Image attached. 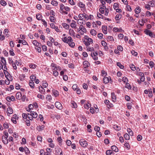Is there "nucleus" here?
<instances>
[{
	"label": "nucleus",
	"instance_id": "39",
	"mask_svg": "<svg viewBox=\"0 0 155 155\" xmlns=\"http://www.w3.org/2000/svg\"><path fill=\"white\" fill-rule=\"evenodd\" d=\"M77 23L79 24H83V18H80V19H79L78 20V21H77Z\"/></svg>",
	"mask_w": 155,
	"mask_h": 155
},
{
	"label": "nucleus",
	"instance_id": "62",
	"mask_svg": "<svg viewBox=\"0 0 155 155\" xmlns=\"http://www.w3.org/2000/svg\"><path fill=\"white\" fill-rule=\"evenodd\" d=\"M101 45H102L104 47H105L107 45V43L104 41H101Z\"/></svg>",
	"mask_w": 155,
	"mask_h": 155
},
{
	"label": "nucleus",
	"instance_id": "8",
	"mask_svg": "<svg viewBox=\"0 0 155 155\" xmlns=\"http://www.w3.org/2000/svg\"><path fill=\"white\" fill-rule=\"evenodd\" d=\"M110 79L111 80V79L110 78V77H104L103 79L104 83H105V84H107L109 82Z\"/></svg>",
	"mask_w": 155,
	"mask_h": 155
},
{
	"label": "nucleus",
	"instance_id": "64",
	"mask_svg": "<svg viewBox=\"0 0 155 155\" xmlns=\"http://www.w3.org/2000/svg\"><path fill=\"white\" fill-rule=\"evenodd\" d=\"M42 50L44 51H47V47L45 45H42Z\"/></svg>",
	"mask_w": 155,
	"mask_h": 155
},
{
	"label": "nucleus",
	"instance_id": "48",
	"mask_svg": "<svg viewBox=\"0 0 155 155\" xmlns=\"http://www.w3.org/2000/svg\"><path fill=\"white\" fill-rule=\"evenodd\" d=\"M30 78L31 79V81H34L35 80L36 78V77L33 75H32L30 77Z\"/></svg>",
	"mask_w": 155,
	"mask_h": 155
},
{
	"label": "nucleus",
	"instance_id": "54",
	"mask_svg": "<svg viewBox=\"0 0 155 155\" xmlns=\"http://www.w3.org/2000/svg\"><path fill=\"white\" fill-rule=\"evenodd\" d=\"M9 53L10 55L12 56L15 55V53L13 52V49H12L11 50H10L9 51Z\"/></svg>",
	"mask_w": 155,
	"mask_h": 155
},
{
	"label": "nucleus",
	"instance_id": "42",
	"mask_svg": "<svg viewBox=\"0 0 155 155\" xmlns=\"http://www.w3.org/2000/svg\"><path fill=\"white\" fill-rule=\"evenodd\" d=\"M126 86H125V87L129 89H131V86H130V84L128 83H126Z\"/></svg>",
	"mask_w": 155,
	"mask_h": 155
},
{
	"label": "nucleus",
	"instance_id": "21",
	"mask_svg": "<svg viewBox=\"0 0 155 155\" xmlns=\"http://www.w3.org/2000/svg\"><path fill=\"white\" fill-rule=\"evenodd\" d=\"M7 111L8 113L9 114H11L13 113V110L12 109L11 107H8L7 109Z\"/></svg>",
	"mask_w": 155,
	"mask_h": 155
},
{
	"label": "nucleus",
	"instance_id": "63",
	"mask_svg": "<svg viewBox=\"0 0 155 155\" xmlns=\"http://www.w3.org/2000/svg\"><path fill=\"white\" fill-rule=\"evenodd\" d=\"M117 48L118 50L121 51L123 50V48L121 46H117Z\"/></svg>",
	"mask_w": 155,
	"mask_h": 155
},
{
	"label": "nucleus",
	"instance_id": "34",
	"mask_svg": "<svg viewBox=\"0 0 155 155\" xmlns=\"http://www.w3.org/2000/svg\"><path fill=\"white\" fill-rule=\"evenodd\" d=\"M96 31L94 29L91 30L90 31L91 34L93 35H96Z\"/></svg>",
	"mask_w": 155,
	"mask_h": 155
},
{
	"label": "nucleus",
	"instance_id": "46",
	"mask_svg": "<svg viewBox=\"0 0 155 155\" xmlns=\"http://www.w3.org/2000/svg\"><path fill=\"white\" fill-rule=\"evenodd\" d=\"M51 4L54 6H56L58 4V2L55 1H52Z\"/></svg>",
	"mask_w": 155,
	"mask_h": 155
},
{
	"label": "nucleus",
	"instance_id": "33",
	"mask_svg": "<svg viewBox=\"0 0 155 155\" xmlns=\"http://www.w3.org/2000/svg\"><path fill=\"white\" fill-rule=\"evenodd\" d=\"M124 137L125 139L126 140H128L130 139L129 135L127 133H126L124 134Z\"/></svg>",
	"mask_w": 155,
	"mask_h": 155
},
{
	"label": "nucleus",
	"instance_id": "35",
	"mask_svg": "<svg viewBox=\"0 0 155 155\" xmlns=\"http://www.w3.org/2000/svg\"><path fill=\"white\" fill-rule=\"evenodd\" d=\"M78 17L79 18H86V17L85 15H84L83 14H80L78 15Z\"/></svg>",
	"mask_w": 155,
	"mask_h": 155
},
{
	"label": "nucleus",
	"instance_id": "41",
	"mask_svg": "<svg viewBox=\"0 0 155 155\" xmlns=\"http://www.w3.org/2000/svg\"><path fill=\"white\" fill-rule=\"evenodd\" d=\"M68 43L71 42L73 41V40L71 37L69 36L67 38Z\"/></svg>",
	"mask_w": 155,
	"mask_h": 155
},
{
	"label": "nucleus",
	"instance_id": "5",
	"mask_svg": "<svg viewBox=\"0 0 155 155\" xmlns=\"http://www.w3.org/2000/svg\"><path fill=\"white\" fill-rule=\"evenodd\" d=\"M7 138L5 137L4 136H3L2 137V141L5 144H7L8 143V140Z\"/></svg>",
	"mask_w": 155,
	"mask_h": 155
},
{
	"label": "nucleus",
	"instance_id": "22",
	"mask_svg": "<svg viewBox=\"0 0 155 155\" xmlns=\"http://www.w3.org/2000/svg\"><path fill=\"white\" fill-rule=\"evenodd\" d=\"M130 67L132 70L133 71H134L136 69V67L133 64H131L130 65Z\"/></svg>",
	"mask_w": 155,
	"mask_h": 155
},
{
	"label": "nucleus",
	"instance_id": "56",
	"mask_svg": "<svg viewBox=\"0 0 155 155\" xmlns=\"http://www.w3.org/2000/svg\"><path fill=\"white\" fill-rule=\"evenodd\" d=\"M62 41L66 43H68L67 39L66 37H64V38H62Z\"/></svg>",
	"mask_w": 155,
	"mask_h": 155
},
{
	"label": "nucleus",
	"instance_id": "3",
	"mask_svg": "<svg viewBox=\"0 0 155 155\" xmlns=\"http://www.w3.org/2000/svg\"><path fill=\"white\" fill-rule=\"evenodd\" d=\"M98 55V53L97 52H95L92 53L91 54V56L93 58V59L95 60H97L98 58L97 55Z\"/></svg>",
	"mask_w": 155,
	"mask_h": 155
},
{
	"label": "nucleus",
	"instance_id": "23",
	"mask_svg": "<svg viewBox=\"0 0 155 155\" xmlns=\"http://www.w3.org/2000/svg\"><path fill=\"white\" fill-rule=\"evenodd\" d=\"M36 18L38 20H41L42 18V16L41 15L38 14L36 15Z\"/></svg>",
	"mask_w": 155,
	"mask_h": 155
},
{
	"label": "nucleus",
	"instance_id": "45",
	"mask_svg": "<svg viewBox=\"0 0 155 155\" xmlns=\"http://www.w3.org/2000/svg\"><path fill=\"white\" fill-rule=\"evenodd\" d=\"M0 4L3 6H5L7 4L6 2L4 0H1L0 1Z\"/></svg>",
	"mask_w": 155,
	"mask_h": 155
},
{
	"label": "nucleus",
	"instance_id": "28",
	"mask_svg": "<svg viewBox=\"0 0 155 155\" xmlns=\"http://www.w3.org/2000/svg\"><path fill=\"white\" fill-rule=\"evenodd\" d=\"M1 58L2 60V62L4 64V65H6V62L5 58L3 57H1Z\"/></svg>",
	"mask_w": 155,
	"mask_h": 155
},
{
	"label": "nucleus",
	"instance_id": "47",
	"mask_svg": "<svg viewBox=\"0 0 155 155\" xmlns=\"http://www.w3.org/2000/svg\"><path fill=\"white\" fill-rule=\"evenodd\" d=\"M124 146L127 149H129L130 148V147L128 143H125Z\"/></svg>",
	"mask_w": 155,
	"mask_h": 155
},
{
	"label": "nucleus",
	"instance_id": "61",
	"mask_svg": "<svg viewBox=\"0 0 155 155\" xmlns=\"http://www.w3.org/2000/svg\"><path fill=\"white\" fill-rule=\"evenodd\" d=\"M107 39L110 41H114V40L113 38L111 36H108L107 37Z\"/></svg>",
	"mask_w": 155,
	"mask_h": 155
},
{
	"label": "nucleus",
	"instance_id": "50",
	"mask_svg": "<svg viewBox=\"0 0 155 155\" xmlns=\"http://www.w3.org/2000/svg\"><path fill=\"white\" fill-rule=\"evenodd\" d=\"M8 29H5L4 30V32H3L4 33V34H5V35L7 37H8V35L7 34V33H8Z\"/></svg>",
	"mask_w": 155,
	"mask_h": 155
},
{
	"label": "nucleus",
	"instance_id": "10",
	"mask_svg": "<svg viewBox=\"0 0 155 155\" xmlns=\"http://www.w3.org/2000/svg\"><path fill=\"white\" fill-rule=\"evenodd\" d=\"M112 100L113 102H115L116 101V97L114 92L111 93Z\"/></svg>",
	"mask_w": 155,
	"mask_h": 155
},
{
	"label": "nucleus",
	"instance_id": "43",
	"mask_svg": "<svg viewBox=\"0 0 155 155\" xmlns=\"http://www.w3.org/2000/svg\"><path fill=\"white\" fill-rule=\"evenodd\" d=\"M46 98L47 100L49 101H50L51 100V96L49 94H48L47 95Z\"/></svg>",
	"mask_w": 155,
	"mask_h": 155
},
{
	"label": "nucleus",
	"instance_id": "9",
	"mask_svg": "<svg viewBox=\"0 0 155 155\" xmlns=\"http://www.w3.org/2000/svg\"><path fill=\"white\" fill-rule=\"evenodd\" d=\"M39 92L41 94H45V89L41 86L39 87Z\"/></svg>",
	"mask_w": 155,
	"mask_h": 155
},
{
	"label": "nucleus",
	"instance_id": "24",
	"mask_svg": "<svg viewBox=\"0 0 155 155\" xmlns=\"http://www.w3.org/2000/svg\"><path fill=\"white\" fill-rule=\"evenodd\" d=\"M69 33L71 35H74L75 32L73 29H70L69 30Z\"/></svg>",
	"mask_w": 155,
	"mask_h": 155
},
{
	"label": "nucleus",
	"instance_id": "58",
	"mask_svg": "<svg viewBox=\"0 0 155 155\" xmlns=\"http://www.w3.org/2000/svg\"><path fill=\"white\" fill-rule=\"evenodd\" d=\"M3 127L5 129H7L8 128V124L7 123H5L3 124Z\"/></svg>",
	"mask_w": 155,
	"mask_h": 155
},
{
	"label": "nucleus",
	"instance_id": "4",
	"mask_svg": "<svg viewBox=\"0 0 155 155\" xmlns=\"http://www.w3.org/2000/svg\"><path fill=\"white\" fill-rule=\"evenodd\" d=\"M4 73L5 74V77L8 80L9 78H10L11 77V75L9 72L6 70L3 69Z\"/></svg>",
	"mask_w": 155,
	"mask_h": 155
},
{
	"label": "nucleus",
	"instance_id": "31",
	"mask_svg": "<svg viewBox=\"0 0 155 155\" xmlns=\"http://www.w3.org/2000/svg\"><path fill=\"white\" fill-rule=\"evenodd\" d=\"M53 93L55 97H57L59 95V93L56 90H54L53 91Z\"/></svg>",
	"mask_w": 155,
	"mask_h": 155
},
{
	"label": "nucleus",
	"instance_id": "26",
	"mask_svg": "<svg viewBox=\"0 0 155 155\" xmlns=\"http://www.w3.org/2000/svg\"><path fill=\"white\" fill-rule=\"evenodd\" d=\"M127 130L130 135V136H132L133 135V132L130 128H128Z\"/></svg>",
	"mask_w": 155,
	"mask_h": 155
},
{
	"label": "nucleus",
	"instance_id": "40",
	"mask_svg": "<svg viewBox=\"0 0 155 155\" xmlns=\"http://www.w3.org/2000/svg\"><path fill=\"white\" fill-rule=\"evenodd\" d=\"M62 26L64 28H66V29H68L69 27V25L65 23H63L62 24Z\"/></svg>",
	"mask_w": 155,
	"mask_h": 155
},
{
	"label": "nucleus",
	"instance_id": "44",
	"mask_svg": "<svg viewBox=\"0 0 155 155\" xmlns=\"http://www.w3.org/2000/svg\"><path fill=\"white\" fill-rule=\"evenodd\" d=\"M65 6H64V5L62 4H61L60 5V10H61V12L64 9Z\"/></svg>",
	"mask_w": 155,
	"mask_h": 155
},
{
	"label": "nucleus",
	"instance_id": "15",
	"mask_svg": "<svg viewBox=\"0 0 155 155\" xmlns=\"http://www.w3.org/2000/svg\"><path fill=\"white\" fill-rule=\"evenodd\" d=\"M44 125L39 126L37 127V129L39 131H41L44 129Z\"/></svg>",
	"mask_w": 155,
	"mask_h": 155
},
{
	"label": "nucleus",
	"instance_id": "51",
	"mask_svg": "<svg viewBox=\"0 0 155 155\" xmlns=\"http://www.w3.org/2000/svg\"><path fill=\"white\" fill-rule=\"evenodd\" d=\"M122 81H124L125 83H127L128 81V79L126 77H124L122 78Z\"/></svg>",
	"mask_w": 155,
	"mask_h": 155
},
{
	"label": "nucleus",
	"instance_id": "25",
	"mask_svg": "<svg viewBox=\"0 0 155 155\" xmlns=\"http://www.w3.org/2000/svg\"><path fill=\"white\" fill-rule=\"evenodd\" d=\"M79 29L81 31H84V32H86V28L82 25H80V26Z\"/></svg>",
	"mask_w": 155,
	"mask_h": 155
},
{
	"label": "nucleus",
	"instance_id": "38",
	"mask_svg": "<svg viewBox=\"0 0 155 155\" xmlns=\"http://www.w3.org/2000/svg\"><path fill=\"white\" fill-rule=\"evenodd\" d=\"M113 127L114 129L117 130H120V127L118 126L117 125H114V126Z\"/></svg>",
	"mask_w": 155,
	"mask_h": 155
},
{
	"label": "nucleus",
	"instance_id": "2",
	"mask_svg": "<svg viewBox=\"0 0 155 155\" xmlns=\"http://www.w3.org/2000/svg\"><path fill=\"white\" fill-rule=\"evenodd\" d=\"M55 107L58 109L61 110L63 108V107L62 106L61 104L59 102H56L55 103Z\"/></svg>",
	"mask_w": 155,
	"mask_h": 155
},
{
	"label": "nucleus",
	"instance_id": "18",
	"mask_svg": "<svg viewBox=\"0 0 155 155\" xmlns=\"http://www.w3.org/2000/svg\"><path fill=\"white\" fill-rule=\"evenodd\" d=\"M19 43H21L23 45H25L27 44V42L24 40H19L18 41Z\"/></svg>",
	"mask_w": 155,
	"mask_h": 155
},
{
	"label": "nucleus",
	"instance_id": "53",
	"mask_svg": "<svg viewBox=\"0 0 155 155\" xmlns=\"http://www.w3.org/2000/svg\"><path fill=\"white\" fill-rule=\"evenodd\" d=\"M142 136L140 135H138L137 137V140L139 141H140L142 140Z\"/></svg>",
	"mask_w": 155,
	"mask_h": 155
},
{
	"label": "nucleus",
	"instance_id": "32",
	"mask_svg": "<svg viewBox=\"0 0 155 155\" xmlns=\"http://www.w3.org/2000/svg\"><path fill=\"white\" fill-rule=\"evenodd\" d=\"M117 65L121 69H123L124 68V66L120 64V62H117Z\"/></svg>",
	"mask_w": 155,
	"mask_h": 155
},
{
	"label": "nucleus",
	"instance_id": "6",
	"mask_svg": "<svg viewBox=\"0 0 155 155\" xmlns=\"http://www.w3.org/2000/svg\"><path fill=\"white\" fill-rule=\"evenodd\" d=\"M83 64L84 66V68H87L89 67L90 65V63L87 61H84L83 62Z\"/></svg>",
	"mask_w": 155,
	"mask_h": 155
},
{
	"label": "nucleus",
	"instance_id": "19",
	"mask_svg": "<svg viewBox=\"0 0 155 155\" xmlns=\"http://www.w3.org/2000/svg\"><path fill=\"white\" fill-rule=\"evenodd\" d=\"M113 31H115V32H121L122 31H123L121 28H114L113 29Z\"/></svg>",
	"mask_w": 155,
	"mask_h": 155
},
{
	"label": "nucleus",
	"instance_id": "16",
	"mask_svg": "<svg viewBox=\"0 0 155 155\" xmlns=\"http://www.w3.org/2000/svg\"><path fill=\"white\" fill-rule=\"evenodd\" d=\"M29 85L32 88H34L35 87L33 81H30L29 82Z\"/></svg>",
	"mask_w": 155,
	"mask_h": 155
},
{
	"label": "nucleus",
	"instance_id": "49",
	"mask_svg": "<svg viewBox=\"0 0 155 155\" xmlns=\"http://www.w3.org/2000/svg\"><path fill=\"white\" fill-rule=\"evenodd\" d=\"M72 89L74 91H76L77 90L78 88L77 87V86L76 84H74L72 87Z\"/></svg>",
	"mask_w": 155,
	"mask_h": 155
},
{
	"label": "nucleus",
	"instance_id": "30",
	"mask_svg": "<svg viewBox=\"0 0 155 155\" xmlns=\"http://www.w3.org/2000/svg\"><path fill=\"white\" fill-rule=\"evenodd\" d=\"M29 67L31 68H32L33 69H35L36 68V65L35 64H33L32 63L30 64H29Z\"/></svg>",
	"mask_w": 155,
	"mask_h": 155
},
{
	"label": "nucleus",
	"instance_id": "20",
	"mask_svg": "<svg viewBox=\"0 0 155 155\" xmlns=\"http://www.w3.org/2000/svg\"><path fill=\"white\" fill-rule=\"evenodd\" d=\"M113 153H114V152L111 150H107L106 152V155H112Z\"/></svg>",
	"mask_w": 155,
	"mask_h": 155
},
{
	"label": "nucleus",
	"instance_id": "14",
	"mask_svg": "<svg viewBox=\"0 0 155 155\" xmlns=\"http://www.w3.org/2000/svg\"><path fill=\"white\" fill-rule=\"evenodd\" d=\"M111 149L112 150L115 152H117L118 151V149L117 148V147L115 146H112L111 147Z\"/></svg>",
	"mask_w": 155,
	"mask_h": 155
},
{
	"label": "nucleus",
	"instance_id": "29",
	"mask_svg": "<svg viewBox=\"0 0 155 155\" xmlns=\"http://www.w3.org/2000/svg\"><path fill=\"white\" fill-rule=\"evenodd\" d=\"M16 98L18 99H20L21 96V94L20 92H18L16 94Z\"/></svg>",
	"mask_w": 155,
	"mask_h": 155
},
{
	"label": "nucleus",
	"instance_id": "11",
	"mask_svg": "<svg viewBox=\"0 0 155 155\" xmlns=\"http://www.w3.org/2000/svg\"><path fill=\"white\" fill-rule=\"evenodd\" d=\"M102 30L104 34H106L107 33V27L106 26H102Z\"/></svg>",
	"mask_w": 155,
	"mask_h": 155
},
{
	"label": "nucleus",
	"instance_id": "36",
	"mask_svg": "<svg viewBox=\"0 0 155 155\" xmlns=\"http://www.w3.org/2000/svg\"><path fill=\"white\" fill-rule=\"evenodd\" d=\"M24 151H25V153L26 154H28L30 152V151H29L28 148L27 147H24Z\"/></svg>",
	"mask_w": 155,
	"mask_h": 155
},
{
	"label": "nucleus",
	"instance_id": "37",
	"mask_svg": "<svg viewBox=\"0 0 155 155\" xmlns=\"http://www.w3.org/2000/svg\"><path fill=\"white\" fill-rule=\"evenodd\" d=\"M37 97L42 100H44L45 99V97L43 95H41V94H38L37 95Z\"/></svg>",
	"mask_w": 155,
	"mask_h": 155
},
{
	"label": "nucleus",
	"instance_id": "57",
	"mask_svg": "<svg viewBox=\"0 0 155 155\" xmlns=\"http://www.w3.org/2000/svg\"><path fill=\"white\" fill-rule=\"evenodd\" d=\"M90 106V104L88 103V104H84V107L85 109H87L89 108Z\"/></svg>",
	"mask_w": 155,
	"mask_h": 155
},
{
	"label": "nucleus",
	"instance_id": "13",
	"mask_svg": "<svg viewBox=\"0 0 155 155\" xmlns=\"http://www.w3.org/2000/svg\"><path fill=\"white\" fill-rule=\"evenodd\" d=\"M71 26L72 28H75L76 26L75 21L74 20H72Z\"/></svg>",
	"mask_w": 155,
	"mask_h": 155
},
{
	"label": "nucleus",
	"instance_id": "27",
	"mask_svg": "<svg viewBox=\"0 0 155 155\" xmlns=\"http://www.w3.org/2000/svg\"><path fill=\"white\" fill-rule=\"evenodd\" d=\"M78 5L81 8H84L85 7V5L82 2H80L78 3Z\"/></svg>",
	"mask_w": 155,
	"mask_h": 155
},
{
	"label": "nucleus",
	"instance_id": "59",
	"mask_svg": "<svg viewBox=\"0 0 155 155\" xmlns=\"http://www.w3.org/2000/svg\"><path fill=\"white\" fill-rule=\"evenodd\" d=\"M119 5L116 3H114V8L116 9L118 7Z\"/></svg>",
	"mask_w": 155,
	"mask_h": 155
},
{
	"label": "nucleus",
	"instance_id": "55",
	"mask_svg": "<svg viewBox=\"0 0 155 155\" xmlns=\"http://www.w3.org/2000/svg\"><path fill=\"white\" fill-rule=\"evenodd\" d=\"M94 130L96 131H99L100 130V128L99 127L96 126L94 127Z\"/></svg>",
	"mask_w": 155,
	"mask_h": 155
},
{
	"label": "nucleus",
	"instance_id": "7",
	"mask_svg": "<svg viewBox=\"0 0 155 155\" xmlns=\"http://www.w3.org/2000/svg\"><path fill=\"white\" fill-rule=\"evenodd\" d=\"M28 115H30V116L31 115L34 118H36L38 116V114L34 111L32 112L30 114L28 113Z\"/></svg>",
	"mask_w": 155,
	"mask_h": 155
},
{
	"label": "nucleus",
	"instance_id": "60",
	"mask_svg": "<svg viewBox=\"0 0 155 155\" xmlns=\"http://www.w3.org/2000/svg\"><path fill=\"white\" fill-rule=\"evenodd\" d=\"M131 53L133 55L135 56H137V53L134 50L131 51Z\"/></svg>",
	"mask_w": 155,
	"mask_h": 155
},
{
	"label": "nucleus",
	"instance_id": "52",
	"mask_svg": "<svg viewBox=\"0 0 155 155\" xmlns=\"http://www.w3.org/2000/svg\"><path fill=\"white\" fill-rule=\"evenodd\" d=\"M68 44L69 46L72 48L74 47L75 46V43L72 42H71L69 43Z\"/></svg>",
	"mask_w": 155,
	"mask_h": 155
},
{
	"label": "nucleus",
	"instance_id": "12",
	"mask_svg": "<svg viewBox=\"0 0 155 155\" xmlns=\"http://www.w3.org/2000/svg\"><path fill=\"white\" fill-rule=\"evenodd\" d=\"M33 44L34 45L36 46V47L40 46L41 45L40 43L37 42L36 40L34 41L33 42Z\"/></svg>",
	"mask_w": 155,
	"mask_h": 155
},
{
	"label": "nucleus",
	"instance_id": "17",
	"mask_svg": "<svg viewBox=\"0 0 155 155\" xmlns=\"http://www.w3.org/2000/svg\"><path fill=\"white\" fill-rule=\"evenodd\" d=\"M135 11L137 14H138L140 12L141 9L139 7H137L135 9Z\"/></svg>",
	"mask_w": 155,
	"mask_h": 155
},
{
	"label": "nucleus",
	"instance_id": "1",
	"mask_svg": "<svg viewBox=\"0 0 155 155\" xmlns=\"http://www.w3.org/2000/svg\"><path fill=\"white\" fill-rule=\"evenodd\" d=\"M81 145L83 147H86L87 145V142L83 139H81L79 141Z\"/></svg>",
	"mask_w": 155,
	"mask_h": 155
}]
</instances>
